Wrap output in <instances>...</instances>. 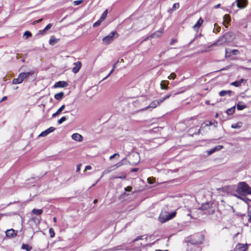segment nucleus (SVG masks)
<instances>
[{
  "instance_id": "15",
  "label": "nucleus",
  "mask_w": 251,
  "mask_h": 251,
  "mask_svg": "<svg viewBox=\"0 0 251 251\" xmlns=\"http://www.w3.org/2000/svg\"><path fill=\"white\" fill-rule=\"evenodd\" d=\"M68 85V83L64 81H60L56 82L54 85V88L65 87Z\"/></svg>"
},
{
  "instance_id": "35",
  "label": "nucleus",
  "mask_w": 251,
  "mask_h": 251,
  "mask_svg": "<svg viewBox=\"0 0 251 251\" xmlns=\"http://www.w3.org/2000/svg\"><path fill=\"white\" fill-rule=\"evenodd\" d=\"M22 82L19 76L16 78L13 79L12 80V83L14 84H20Z\"/></svg>"
},
{
  "instance_id": "44",
  "label": "nucleus",
  "mask_w": 251,
  "mask_h": 251,
  "mask_svg": "<svg viewBox=\"0 0 251 251\" xmlns=\"http://www.w3.org/2000/svg\"><path fill=\"white\" fill-rule=\"evenodd\" d=\"M65 106V105H62L57 111V112H58V113L60 114L63 110V109H64Z\"/></svg>"
},
{
  "instance_id": "13",
  "label": "nucleus",
  "mask_w": 251,
  "mask_h": 251,
  "mask_svg": "<svg viewBox=\"0 0 251 251\" xmlns=\"http://www.w3.org/2000/svg\"><path fill=\"white\" fill-rule=\"evenodd\" d=\"M6 236L9 238L15 237L17 235V231L13 229H8L5 232Z\"/></svg>"
},
{
  "instance_id": "41",
  "label": "nucleus",
  "mask_w": 251,
  "mask_h": 251,
  "mask_svg": "<svg viewBox=\"0 0 251 251\" xmlns=\"http://www.w3.org/2000/svg\"><path fill=\"white\" fill-rule=\"evenodd\" d=\"M66 120V118L65 117H62L60 120H58V123L59 124H61L63 122Z\"/></svg>"
},
{
  "instance_id": "18",
  "label": "nucleus",
  "mask_w": 251,
  "mask_h": 251,
  "mask_svg": "<svg viewBox=\"0 0 251 251\" xmlns=\"http://www.w3.org/2000/svg\"><path fill=\"white\" fill-rule=\"evenodd\" d=\"M159 103H158V101H157V100H155L153 101H152L148 106L145 107V108L143 109V110H147L149 108H155L156 107H157L158 105H159Z\"/></svg>"
},
{
  "instance_id": "59",
  "label": "nucleus",
  "mask_w": 251,
  "mask_h": 251,
  "mask_svg": "<svg viewBox=\"0 0 251 251\" xmlns=\"http://www.w3.org/2000/svg\"><path fill=\"white\" fill-rule=\"evenodd\" d=\"M138 170V168H134V169H133L132 170V171H132V172H136V171H137V170Z\"/></svg>"
},
{
  "instance_id": "24",
  "label": "nucleus",
  "mask_w": 251,
  "mask_h": 251,
  "mask_svg": "<svg viewBox=\"0 0 251 251\" xmlns=\"http://www.w3.org/2000/svg\"><path fill=\"white\" fill-rule=\"evenodd\" d=\"M59 40V39H57L54 36H52L50 39L49 44L51 46H53L58 42Z\"/></svg>"
},
{
  "instance_id": "27",
  "label": "nucleus",
  "mask_w": 251,
  "mask_h": 251,
  "mask_svg": "<svg viewBox=\"0 0 251 251\" xmlns=\"http://www.w3.org/2000/svg\"><path fill=\"white\" fill-rule=\"evenodd\" d=\"M22 249L25 250L26 251H30L32 249V247L28 244H23L22 246Z\"/></svg>"
},
{
  "instance_id": "32",
  "label": "nucleus",
  "mask_w": 251,
  "mask_h": 251,
  "mask_svg": "<svg viewBox=\"0 0 251 251\" xmlns=\"http://www.w3.org/2000/svg\"><path fill=\"white\" fill-rule=\"evenodd\" d=\"M107 13H108L107 10H106L103 12V13L102 14V15L100 19L101 21L103 22L105 19L107 14Z\"/></svg>"
},
{
  "instance_id": "43",
  "label": "nucleus",
  "mask_w": 251,
  "mask_h": 251,
  "mask_svg": "<svg viewBox=\"0 0 251 251\" xmlns=\"http://www.w3.org/2000/svg\"><path fill=\"white\" fill-rule=\"evenodd\" d=\"M83 0H75L74 1V5H78L81 3H82Z\"/></svg>"
},
{
  "instance_id": "10",
  "label": "nucleus",
  "mask_w": 251,
  "mask_h": 251,
  "mask_svg": "<svg viewBox=\"0 0 251 251\" xmlns=\"http://www.w3.org/2000/svg\"><path fill=\"white\" fill-rule=\"evenodd\" d=\"M33 74V72H30L27 73H22L19 75V77H20L22 82H23L25 79L27 78L29 75H31Z\"/></svg>"
},
{
  "instance_id": "54",
  "label": "nucleus",
  "mask_w": 251,
  "mask_h": 251,
  "mask_svg": "<svg viewBox=\"0 0 251 251\" xmlns=\"http://www.w3.org/2000/svg\"><path fill=\"white\" fill-rule=\"evenodd\" d=\"M58 114H59L58 113V112L56 111L55 113H54L52 114V117H54L56 116L57 115H58Z\"/></svg>"
},
{
  "instance_id": "25",
  "label": "nucleus",
  "mask_w": 251,
  "mask_h": 251,
  "mask_svg": "<svg viewBox=\"0 0 251 251\" xmlns=\"http://www.w3.org/2000/svg\"><path fill=\"white\" fill-rule=\"evenodd\" d=\"M64 95V93L63 92L56 94L54 95V98L57 100H61Z\"/></svg>"
},
{
  "instance_id": "5",
  "label": "nucleus",
  "mask_w": 251,
  "mask_h": 251,
  "mask_svg": "<svg viewBox=\"0 0 251 251\" xmlns=\"http://www.w3.org/2000/svg\"><path fill=\"white\" fill-rule=\"evenodd\" d=\"M227 43L226 41L225 38H224V36H222L216 41V42L213 43L211 46H222L224 45L225 44Z\"/></svg>"
},
{
  "instance_id": "3",
  "label": "nucleus",
  "mask_w": 251,
  "mask_h": 251,
  "mask_svg": "<svg viewBox=\"0 0 251 251\" xmlns=\"http://www.w3.org/2000/svg\"><path fill=\"white\" fill-rule=\"evenodd\" d=\"M115 35H116V37H118V34L117 32L115 31H112L109 35L102 39L103 43L106 45L111 43L113 41Z\"/></svg>"
},
{
  "instance_id": "60",
  "label": "nucleus",
  "mask_w": 251,
  "mask_h": 251,
  "mask_svg": "<svg viewBox=\"0 0 251 251\" xmlns=\"http://www.w3.org/2000/svg\"><path fill=\"white\" fill-rule=\"evenodd\" d=\"M175 40L172 39V41H171L170 44L173 45L175 43Z\"/></svg>"
},
{
  "instance_id": "11",
  "label": "nucleus",
  "mask_w": 251,
  "mask_h": 251,
  "mask_svg": "<svg viewBox=\"0 0 251 251\" xmlns=\"http://www.w3.org/2000/svg\"><path fill=\"white\" fill-rule=\"evenodd\" d=\"M223 36L227 43L231 42L234 38V35L232 32H226Z\"/></svg>"
},
{
  "instance_id": "56",
  "label": "nucleus",
  "mask_w": 251,
  "mask_h": 251,
  "mask_svg": "<svg viewBox=\"0 0 251 251\" xmlns=\"http://www.w3.org/2000/svg\"><path fill=\"white\" fill-rule=\"evenodd\" d=\"M120 250V249H119V247H115L113 249V251H117V250Z\"/></svg>"
},
{
  "instance_id": "9",
  "label": "nucleus",
  "mask_w": 251,
  "mask_h": 251,
  "mask_svg": "<svg viewBox=\"0 0 251 251\" xmlns=\"http://www.w3.org/2000/svg\"><path fill=\"white\" fill-rule=\"evenodd\" d=\"M74 67L72 68V72L76 74L78 73L81 67V63L78 61L74 63Z\"/></svg>"
},
{
  "instance_id": "61",
  "label": "nucleus",
  "mask_w": 251,
  "mask_h": 251,
  "mask_svg": "<svg viewBox=\"0 0 251 251\" xmlns=\"http://www.w3.org/2000/svg\"><path fill=\"white\" fill-rule=\"evenodd\" d=\"M248 216L250 217V218L251 219V210L250 212H249Z\"/></svg>"
},
{
  "instance_id": "38",
  "label": "nucleus",
  "mask_w": 251,
  "mask_h": 251,
  "mask_svg": "<svg viewBox=\"0 0 251 251\" xmlns=\"http://www.w3.org/2000/svg\"><path fill=\"white\" fill-rule=\"evenodd\" d=\"M49 233L50 234V236L52 238L54 236L55 232L54 229L52 228H50L49 229Z\"/></svg>"
},
{
  "instance_id": "19",
  "label": "nucleus",
  "mask_w": 251,
  "mask_h": 251,
  "mask_svg": "<svg viewBox=\"0 0 251 251\" xmlns=\"http://www.w3.org/2000/svg\"><path fill=\"white\" fill-rule=\"evenodd\" d=\"M246 81L245 79L242 78V79H240L239 80L235 81L234 82H232L231 83V85L234 86L235 87H239L241 86L242 83H245Z\"/></svg>"
},
{
  "instance_id": "34",
  "label": "nucleus",
  "mask_w": 251,
  "mask_h": 251,
  "mask_svg": "<svg viewBox=\"0 0 251 251\" xmlns=\"http://www.w3.org/2000/svg\"><path fill=\"white\" fill-rule=\"evenodd\" d=\"M51 26L52 24H49L43 30L41 31V32H42V34H44L46 33V31L50 29L51 27Z\"/></svg>"
},
{
  "instance_id": "28",
  "label": "nucleus",
  "mask_w": 251,
  "mask_h": 251,
  "mask_svg": "<svg viewBox=\"0 0 251 251\" xmlns=\"http://www.w3.org/2000/svg\"><path fill=\"white\" fill-rule=\"evenodd\" d=\"M246 106L242 102H239L237 105V109L238 110H241L246 108Z\"/></svg>"
},
{
  "instance_id": "39",
  "label": "nucleus",
  "mask_w": 251,
  "mask_h": 251,
  "mask_svg": "<svg viewBox=\"0 0 251 251\" xmlns=\"http://www.w3.org/2000/svg\"><path fill=\"white\" fill-rule=\"evenodd\" d=\"M102 22V21H101L100 19L98 21H97L93 24V27H95L99 26Z\"/></svg>"
},
{
  "instance_id": "64",
  "label": "nucleus",
  "mask_w": 251,
  "mask_h": 251,
  "mask_svg": "<svg viewBox=\"0 0 251 251\" xmlns=\"http://www.w3.org/2000/svg\"><path fill=\"white\" fill-rule=\"evenodd\" d=\"M155 251H167V250L162 251V250H156Z\"/></svg>"
},
{
  "instance_id": "31",
  "label": "nucleus",
  "mask_w": 251,
  "mask_h": 251,
  "mask_svg": "<svg viewBox=\"0 0 251 251\" xmlns=\"http://www.w3.org/2000/svg\"><path fill=\"white\" fill-rule=\"evenodd\" d=\"M32 36V34L30 32H29V31H26L25 32V33H24V35H23V37L25 39H27V38H28L29 37H30L31 36Z\"/></svg>"
},
{
  "instance_id": "6",
  "label": "nucleus",
  "mask_w": 251,
  "mask_h": 251,
  "mask_svg": "<svg viewBox=\"0 0 251 251\" xmlns=\"http://www.w3.org/2000/svg\"><path fill=\"white\" fill-rule=\"evenodd\" d=\"M139 162V155L138 153H133L130 158V160L129 161L130 164H136Z\"/></svg>"
},
{
  "instance_id": "21",
  "label": "nucleus",
  "mask_w": 251,
  "mask_h": 251,
  "mask_svg": "<svg viewBox=\"0 0 251 251\" xmlns=\"http://www.w3.org/2000/svg\"><path fill=\"white\" fill-rule=\"evenodd\" d=\"M169 81L168 80H163L160 83V87L162 89L167 90L168 89V85Z\"/></svg>"
},
{
  "instance_id": "36",
  "label": "nucleus",
  "mask_w": 251,
  "mask_h": 251,
  "mask_svg": "<svg viewBox=\"0 0 251 251\" xmlns=\"http://www.w3.org/2000/svg\"><path fill=\"white\" fill-rule=\"evenodd\" d=\"M221 29V27L218 26L217 24H215L214 25V29H213V32H215L216 31V32H220Z\"/></svg>"
},
{
  "instance_id": "33",
  "label": "nucleus",
  "mask_w": 251,
  "mask_h": 251,
  "mask_svg": "<svg viewBox=\"0 0 251 251\" xmlns=\"http://www.w3.org/2000/svg\"><path fill=\"white\" fill-rule=\"evenodd\" d=\"M119 62V60H118L114 65H113V69H112L111 71H110V72L109 73V74L103 79H106L108 77H109L110 75L114 71V69L117 67V65L118 64V63Z\"/></svg>"
},
{
  "instance_id": "8",
  "label": "nucleus",
  "mask_w": 251,
  "mask_h": 251,
  "mask_svg": "<svg viewBox=\"0 0 251 251\" xmlns=\"http://www.w3.org/2000/svg\"><path fill=\"white\" fill-rule=\"evenodd\" d=\"M237 6L239 8L243 9L246 7L248 4L247 0H236Z\"/></svg>"
},
{
  "instance_id": "37",
  "label": "nucleus",
  "mask_w": 251,
  "mask_h": 251,
  "mask_svg": "<svg viewBox=\"0 0 251 251\" xmlns=\"http://www.w3.org/2000/svg\"><path fill=\"white\" fill-rule=\"evenodd\" d=\"M179 7V4L178 3H176L173 4L172 10L175 11L176 10L178 9Z\"/></svg>"
},
{
  "instance_id": "47",
  "label": "nucleus",
  "mask_w": 251,
  "mask_h": 251,
  "mask_svg": "<svg viewBox=\"0 0 251 251\" xmlns=\"http://www.w3.org/2000/svg\"><path fill=\"white\" fill-rule=\"evenodd\" d=\"M232 52L233 54H234V55H237V54H239V50H232Z\"/></svg>"
},
{
  "instance_id": "14",
  "label": "nucleus",
  "mask_w": 251,
  "mask_h": 251,
  "mask_svg": "<svg viewBox=\"0 0 251 251\" xmlns=\"http://www.w3.org/2000/svg\"><path fill=\"white\" fill-rule=\"evenodd\" d=\"M55 130V128L53 127H50L48 129L41 132V133L39 135V137H45L50 132H53Z\"/></svg>"
},
{
  "instance_id": "50",
  "label": "nucleus",
  "mask_w": 251,
  "mask_h": 251,
  "mask_svg": "<svg viewBox=\"0 0 251 251\" xmlns=\"http://www.w3.org/2000/svg\"><path fill=\"white\" fill-rule=\"evenodd\" d=\"M142 237H143V236H142L137 237L136 238H135V239L134 240V242L136 241H138V240H141V239H142Z\"/></svg>"
},
{
  "instance_id": "26",
  "label": "nucleus",
  "mask_w": 251,
  "mask_h": 251,
  "mask_svg": "<svg viewBox=\"0 0 251 251\" xmlns=\"http://www.w3.org/2000/svg\"><path fill=\"white\" fill-rule=\"evenodd\" d=\"M42 212H43V210L41 209H33L32 210V213L33 214L36 215H40L42 213Z\"/></svg>"
},
{
  "instance_id": "58",
  "label": "nucleus",
  "mask_w": 251,
  "mask_h": 251,
  "mask_svg": "<svg viewBox=\"0 0 251 251\" xmlns=\"http://www.w3.org/2000/svg\"><path fill=\"white\" fill-rule=\"evenodd\" d=\"M7 99V97L4 96L2 98V100H1V101L5 100Z\"/></svg>"
},
{
  "instance_id": "48",
  "label": "nucleus",
  "mask_w": 251,
  "mask_h": 251,
  "mask_svg": "<svg viewBox=\"0 0 251 251\" xmlns=\"http://www.w3.org/2000/svg\"><path fill=\"white\" fill-rule=\"evenodd\" d=\"M157 100V101H158V103H159V104H160V103H161L162 102H163L165 100V99H164V98L163 97V98H161V99H159V100Z\"/></svg>"
},
{
  "instance_id": "17",
  "label": "nucleus",
  "mask_w": 251,
  "mask_h": 251,
  "mask_svg": "<svg viewBox=\"0 0 251 251\" xmlns=\"http://www.w3.org/2000/svg\"><path fill=\"white\" fill-rule=\"evenodd\" d=\"M163 33V29H160L159 30H157L155 32H154L153 33H152L151 35V37L155 38H158L161 36Z\"/></svg>"
},
{
  "instance_id": "53",
  "label": "nucleus",
  "mask_w": 251,
  "mask_h": 251,
  "mask_svg": "<svg viewBox=\"0 0 251 251\" xmlns=\"http://www.w3.org/2000/svg\"><path fill=\"white\" fill-rule=\"evenodd\" d=\"M91 166H90L89 165L86 166L85 168V170H86V171L91 170Z\"/></svg>"
},
{
  "instance_id": "12",
  "label": "nucleus",
  "mask_w": 251,
  "mask_h": 251,
  "mask_svg": "<svg viewBox=\"0 0 251 251\" xmlns=\"http://www.w3.org/2000/svg\"><path fill=\"white\" fill-rule=\"evenodd\" d=\"M224 147L222 145H218L216 146L215 147L210 149L209 151H207V153L208 155L213 153L214 152L220 151L222 149H223Z\"/></svg>"
},
{
  "instance_id": "20",
  "label": "nucleus",
  "mask_w": 251,
  "mask_h": 251,
  "mask_svg": "<svg viewBox=\"0 0 251 251\" xmlns=\"http://www.w3.org/2000/svg\"><path fill=\"white\" fill-rule=\"evenodd\" d=\"M203 20L200 18L197 23L193 26V28L195 30H198L199 28L201 26L203 23Z\"/></svg>"
},
{
  "instance_id": "49",
  "label": "nucleus",
  "mask_w": 251,
  "mask_h": 251,
  "mask_svg": "<svg viewBox=\"0 0 251 251\" xmlns=\"http://www.w3.org/2000/svg\"><path fill=\"white\" fill-rule=\"evenodd\" d=\"M126 175L124 174L122 176H116V177H115L114 178H122V179H125L126 178Z\"/></svg>"
},
{
  "instance_id": "1",
  "label": "nucleus",
  "mask_w": 251,
  "mask_h": 251,
  "mask_svg": "<svg viewBox=\"0 0 251 251\" xmlns=\"http://www.w3.org/2000/svg\"><path fill=\"white\" fill-rule=\"evenodd\" d=\"M236 192L241 195H251V187L245 182H240L237 185Z\"/></svg>"
},
{
  "instance_id": "63",
  "label": "nucleus",
  "mask_w": 251,
  "mask_h": 251,
  "mask_svg": "<svg viewBox=\"0 0 251 251\" xmlns=\"http://www.w3.org/2000/svg\"><path fill=\"white\" fill-rule=\"evenodd\" d=\"M98 201V200L97 199H95L94 201V203H96Z\"/></svg>"
},
{
  "instance_id": "22",
  "label": "nucleus",
  "mask_w": 251,
  "mask_h": 251,
  "mask_svg": "<svg viewBox=\"0 0 251 251\" xmlns=\"http://www.w3.org/2000/svg\"><path fill=\"white\" fill-rule=\"evenodd\" d=\"M230 16L228 15V14H226L224 17H223V20H224V22H223V24L226 27H227V25H226V24H228L230 21Z\"/></svg>"
},
{
  "instance_id": "2",
  "label": "nucleus",
  "mask_w": 251,
  "mask_h": 251,
  "mask_svg": "<svg viewBox=\"0 0 251 251\" xmlns=\"http://www.w3.org/2000/svg\"><path fill=\"white\" fill-rule=\"evenodd\" d=\"M176 211L169 213L166 211L163 210L160 214L159 220L161 223H165L175 217L176 215Z\"/></svg>"
},
{
  "instance_id": "7",
  "label": "nucleus",
  "mask_w": 251,
  "mask_h": 251,
  "mask_svg": "<svg viewBox=\"0 0 251 251\" xmlns=\"http://www.w3.org/2000/svg\"><path fill=\"white\" fill-rule=\"evenodd\" d=\"M248 249V247L247 244H243L241 243L237 244L235 247L236 251H247Z\"/></svg>"
},
{
  "instance_id": "52",
  "label": "nucleus",
  "mask_w": 251,
  "mask_h": 251,
  "mask_svg": "<svg viewBox=\"0 0 251 251\" xmlns=\"http://www.w3.org/2000/svg\"><path fill=\"white\" fill-rule=\"evenodd\" d=\"M81 164L77 165L76 166V172H79L80 169Z\"/></svg>"
},
{
  "instance_id": "30",
  "label": "nucleus",
  "mask_w": 251,
  "mask_h": 251,
  "mask_svg": "<svg viewBox=\"0 0 251 251\" xmlns=\"http://www.w3.org/2000/svg\"><path fill=\"white\" fill-rule=\"evenodd\" d=\"M242 126V123L239 122L236 124H232L231 125V127L232 128H238L241 127Z\"/></svg>"
},
{
  "instance_id": "29",
  "label": "nucleus",
  "mask_w": 251,
  "mask_h": 251,
  "mask_svg": "<svg viewBox=\"0 0 251 251\" xmlns=\"http://www.w3.org/2000/svg\"><path fill=\"white\" fill-rule=\"evenodd\" d=\"M235 109V107L233 106L226 110V113L228 115H232L234 113Z\"/></svg>"
},
{
  "instance_id": "51",
  "label": "nucleus",
  "mask_w": 251,
  "mask_h": 251,
  "mask_svg": "<svg viewBox=\"0 0 251 251\" xmlns=\"http://www.w3.org/2000/svg\"><path fill=\"white\" fill-rule=\"evenodd\" d=\"M172 94L171 93L168 94L167 95H166L165 97H164V99L166 100L169 99L171 96Z\"/></svg>"
},
{
  "instance_id": "16",
  "label": "nucleus",
  "mask_w": 251,
  "mask_h": 251,
  "mask_svg": "<svg viewBox=\"0 0 251 251\" xmlns=\"http://www.w3.org/2000/svg\"><path fill=\"white\" fill-rule=\"evenodd\" d=\"M72 138L73 140L77 142H81L83 140V137L79 133H74L72 135Z\"/></svg>"
},
{
  "instance_id": "23",
  "label": "nucleus",
  "mask_w": 251,
  "mask_h": 251,
  "mask_svg": "<svg viewBox=\"0 0 251 251\" xmlns=\"http://www.w3.org/2000/svg\"><path fill=\"white\" fill-rule=\"evenodd\" d=\"M232 91L231 90H223L220 92L219 95L221 97H224L226 95L231 96Z\"/></svg>"
},
{
  "instance_id": "45",
  "label": "nucleus",
  "mask_w": 251,
  "mask_h": 251,
  "mask_svg": "<svg viewBox=\"0 0 251 251\" xmlns=\"http://www.w3.org/2000/svg\"><path fill=\"white\" fill-rule=\"evenodd\" d=\"M126 191L130 192L132 190V188L131 186H127L125 189Z\"/></svg>"
},
{
  "instance_id": "57",
  "label": "nucleus",
  "mask_w": 251,
  "mask_h": 251,
  "mask_svg": "<svg viewBox=\"0 0 251 251\" xmlns=\"http://www.w3.org/2000/svg\"><path fill=\"white\" fill-rule=\"evenodd\" d=\"M213 125L212 122H211V121H209V122H208V124H206V126H211V125Z\"/></svg>"
},
{
  "instance_id": "55",
  "label": "nucleus",
  "mask_w": 251,
  "mask_h": 251,
  "mask_svg": "<svg viewBox=\"0 0 251 251\" xmlns=\"http://www.w3.org/2000/svg\"><path fill=\"white\" fill-rule=\"evenodd\" d=\"M220 5H220V4H218L214 6V8H215V9L218 8H219V7H220Z\"/></svg>"
},
{
  "instance_id": "42",
  "label": "nucleus",
  "mask_w": 251,
  "mask_h": 251,
  "mask_svg": "<svg viewBox=\"0 0 251 251\" xmlns=\"http://www.w3.org/2000/svg\"><path fill=\"white\" fill-rule=\"evenodd\" d=\"M148 182L149 184H153L154 182V179L152 177H149L148 178Z\"/></svg>"
},
{
  "instance_id": "62",
  "label": "nucleus",
  "mask_w": 251,
  "mask_h": 251,
  "mask_svg": "<svg viewBox=\"0 0 251 251\" xmlns=\"http://www.w3.org/2000/svg\"><path fill=\"white\" fill-rule=\"evenodd\" d=\"M53 221L54 222L56 223V221H57L56 218V217H54L53 218Z\"/></svg>"
},
{
  "instance_id": "4",
  "label": "nucleus",
  "mask_w": 251,
  "mask_h": 251,
  "mask_svg": "<svg viewBox=\"0 0 251 251\" xmlns=\"http://www.w3.org/2000/svg\"><path fill=\"white\" fill-rule=\"evenodd\" d=\"M126 159H123L122 160H121L120 162H118L117 164H116V165H113L111 167H110V168H109L108 169H107L106 170H105L103 173H102V175L101 176V177L103 176L104 174H107V173H110L111 171H113V170H115L116 168H118L120 167H121V166H122L124 164H126Z\"/></svg>"
},
{
  "instance_id": "40",
  "label": "nucleus",
  "mask_w": 251,
  "mask_h": 251,
  "mask_svg": "<svg viewBox=\"0 0 251 251\" xmlns=\"http://www.w3.org/2000/svg\"><path fill=\"white\" fill-rule=\"evenodd\" d=\"M176 77V75L174 73H172L168 77V78L169 79H175Z\"/></svg>"
},
{
  "instance_id": "46",
  "label": "nucleus",
  "mask_w": 251,
  "mask_h": 251,
  "mask_svg": "<svg viewBox=\"0 0 251 251\" xmlns=\"http://www.w3.org/2000/svg\"><path fill=\"white\" fill-rule=\"evenodd\" d=\"M116 156H119V154L118 153H114V154H113L112 155L110 156V157H109V159L110 160L112 159L113 158H114V157H115Z\"/></svg>"
}]
</instances>
